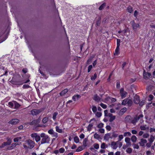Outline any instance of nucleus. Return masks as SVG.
Instances as JSON below:
<instances>
[{
    "label": "nucleus",
    "instance_id": "obj_57",
    "mask_svg": "<svg viewBox=\"0 0 155 155\" xmlns=\"http://www.w3.org/2000/svg\"><path fill=\"white\" fill-rule=\"evenodd\" d=\"M109 139V137L106 134H105L104 137V139L106 141H108Z\"/></svg>",
    "mask_w": 155,
    "mask_h": 155
},
{
    "label": "nucleus",
    "instance_id": "obj_12",
    "mask_svg": "<svg viewBox=\"0 0 155 155\" xmlns=\"http://www.w3.org/2000/svg\"><path fill=\"white\" fill-rule=\"evenodd\" d=\"M119 142V141L116 142L113 141L111 143V146H112V148L114 150L116 149L118 147V146L117 145V143Z\"/></svg>",
    "mask_w": 155,
    "mask_h": 155
},
{
    "label": "nucleus",
    "instance_id": "obj_25",
    "mask_svg": "<svg viewBox=\"0 0 155 155\" xmlns=\"http://www.w3.org/2000/svg\"><path fill=\"white\" fill-rule=\"evenodd\" d=\"M128 98H126L123 100L121 104L123 105H125L127 104Z\"/></svg>",
    "mask_w": 155,
    "mask_h": 155
},
{
    "label": "nucleus",
    "instance_id": "obj_11",
    "mask_svg": "<svg viewBox=\"0 0 155 155\" xmlns=\"http://www.w3.org/2000/svg\"><path fill=\"white\" fill-rule=\"evenodd\" d=\"M147 141L146 139H144L143 138H141L140 139V141L139 142L140 146L144 147L145 146V144L147 143Z\"/></svg>",
    "mask_w": 155,
    "mask_h": 155
},
{
    "label": "nucleus",
    "instance_id": "obj_8",
    "mask_svg": "<svg viewBox=\"0 0 155 155\" xmlns=\"http://www.w3.org/2000/svg\"><path fill=\"white\" fill-rule=\"evenodd\" d=\"M48 133L52 135V137L57 138L58 137V134L57 133L54 131L52 129L49 130L48 131Z\"/></svg>",
    "mask_w": 155,
    "mask_h": 155
},
{
    "label": "nucleus",
    "instance_id": "obj_58",
    "mask_svg": "<svg viewBox=\"0 0 155 155\" xmlns=\"http://www.w3.org/2000/svg\"><path fill=\"white\" fill-rule=\"evenodd\" d=\"M146 146L147 147H150L151 146V145L152 144V143L150 142H149L148 143H146Z\"/></svg>",
    "mask_w": 155,
    "mask_h": 155
},
{
    "label": "nucleus",
    "instance_id": "obj_64",
    "mask_svg": "<svg viewBox=\"0 0 155 155\" xmlns=\"http://www.w3.org/2000/svg\"><path fill=\"white\" fill-rule=\"evenodd\" d=\"M104 124L102 123H100L97 125V127L99 128L102 127H103Z\"/></svg>",
    "mask_w": 155,
    "mask_h": 155
},
{
    "label": "nucleus",
    "instance_id": "obj_49",
    "mask_svg": "<svg viewBox=\"0 0 155 155\" xmlns=\"http://www.w3.org/2000/svg\"><path fill=\"white\" fill-rule=\"evenodd\" d=\"M94 147L96 149H97L99 148V145L97 143H95L93 145Z\"/></svg>",
    "mask_w": 155,
    "mask_h": 155
},
{
    "label": "nucleus",
    "instance_id": "obj_26",
    "mask_svg": "<svg viewBox=\"0 0 155 155\" xmlns=\"http://www.w3.org/2000/svg\"><path fill=\"white\" fill-rule=\"evenodd\" d=\"M22 137H17L15 138L13 140V141L14 142H18L20 141L22 139Z\"/></svg>",
    "mask_w": 155,
    "mask_h": 155
},
{
    "label": "nucleus",
    "instance_id": "obj_38",
    "mask_svg": "<svg viewBox=\"0 0 155 155\" xmlns=\"http://www.w3.org/2000/svg\"><path fill=\"white\" fill-rule=\"evenodd\" d=\"M58 114V113L57 112H55L54 113L53 115L52 118L54 120H56V117Z\"/></svg>",
    "mask_w": 155,
    "mask_h": 155
},
{
    "label": "nucleus",
    "instance_id": "obj_13",
    "mask_svg": "<svg viewBox=\"0 0 155 155\" xmlns=\"http://www.w3.org/2000/svg\"><path fill=\"white\" fill-rule=\"evenodd\" d=\"M131 23H132V27L134 30H136L137 28L140 26L138 24L135 23L134 21H132Z\"/></svg>",
    "mask_w": 155,
    "mask_h": 155
},
{
    "label": "nucleus",
    "instance_id": "obj_31",
    "mask_svg": "<svg viewBox=\"0 0 155 155\" xmlns=\"http://www.w3.org/2000/svg\"><path fill=\"white\" fill-rule=\"evenodd\" d=\"M101 18L100 17H99L96 22V25L97 26H99L100 25L101 23Z\"/></svg>",
    "mask_w": 155,
    "mask_h": 155
},
{
    "label": "nucleus",
    "instance_id": "obj_27",
    "mask_svg": "<svg viewBox=\"0 0 155 155\" xmlns=\"http://www.w3.org/2000/svg\"><path fill=\"white\" fill-rule=\"evenodd\" d=\"M119 46H117L115 51V53H114V55H118L119 53Z\"/></svg>",
    "mask_w": 155,
    "mask_h": 155
},
{
    "label": "nucleus",
    "instance_id": "obj_2",
    "mask_svg": "<svg viewBox=\"0 0 155 155\" xmlns=\"http://www.w3.org/2000/svg\"><path fill=\"white\" fill-rule=\"evenodd\" d=\"M40 137L41 138V144L49 143L50 141V138L48 135L43 133L41 134Z\"/></svg>",
    "mask_w": 155,
    "mask_h": 155
},
{
    "label": "nucleus",
    "instance_id": "obj_19",
    "mask_svg": "<svg viewBox=\"0 0 155 155\" xmlns=\"http://www.w3.org/2000/svg\"><path fill=\"white\" fill-rule=\"evenodd\" d=\"M94 100L97 101H99L100 100V98L97 94H96L94 96Z\"/></svg>",
    "mask_w": 155,
    "mask_h": 155
},
{
    "label": "nucleus",
    "instance_id": "obj_53",
    "mask_svg": "<svg viewBox=\"0 0 155 155\" xmlns=\"http://www.w3.org/2000/svg\"><path fill=\"white\" fill-rule=\"evenodd\" d=\"M97 75L96 73H95L94 74V76H93L92 77H91V80H95L96 79V78H97Z\"/></svg>",
    "mask_w": 155,
    "mask_h": 155
},
{
    "label": "nucleus",
    "instance_id": "obj_50",
    "mask_svg": "<svg viewBox=\"0 0 155 155\" xmlns=\"http://www.w3.org/2000/svg\"><path fill=\"white\" fill-rule=\"evenodd\" d=\"M92 110L93 112L94 113H96L97 110L96 107L95 106H93L92 108Z\"/></svg>",
    "mask_w": 155,
    "mask_h": 155
},
{
    "label": "nucleus",
    "instance_id": "obj_17",
    "mask_svg": "<svg viewBox=\"0 0 155 155\" xmlns=\"http://www.w3.org/2000/svg\"><path fill=\"white\" fill-rule=\"evenodd\" d=\"M125 122L130 123L131 121V117L130 116L128 115L125 118Z\"/></svg>",
    "mask_w": 155,
    "mask_h": 155
},
{
    "label": "nucleus",
    "instance_id": "obj_35",
    "mask_svg": "<svg viewBox=\"0 0 155 155\" xmlns=\"http://www.w3.org/2000/svg\"><path fill=\"white\" fill-rule=\"evenodd\" d=\"M93 126V124L92 123L90 124L87 127V130L89 131H90Z\"/></svg>",
    "mask_w": 155,
    "mask_h": 155
},
{
    "label": "nucleus",
    "instance_id": "obj_47",
    "mask_svg": "<svg viewBox=\"0 0 155 155\" xmlns=\"http://www.w3.org/2000/svg\"><path fill=\"white\" fill-rule=\"evenodd\" d=\"M100 105L104 109H106L107 107V105L103 103H101Z\"/></svg>",
    "mask_w": 155,
    "mask_h": 155
},
{
    "label": "nucleus",
    "instance_id": "obj_37",
    "mask_svg": "<svg viewBox=\"0 0 155 155\" xmlns=\"http://www.w3.org/2000/svg\"><path fill=\"white\" fill-rule=\"evenodd\" d=\"M118 134H117L115 131H114L112 133V138H115L118 137Z\"/></svg>",
    "mask_w": 155,
    "mask_h": 155
},
{
    "label": "nucleus",
    "instance_id": "obj_59",
    "mask_svg": "<svg viewBox=\"0 0 155 155\" xmlns=\"http://www.w3.org/2000/svg\"><path fill=\"white\" fill-rule=\"evenodd\" d=\"M145 103V101L143 100L142 101L140 102L139 103V105L140 106H142Z\"/></svg>",
    "mask_w": 155,
    "mask_h": 155
},
{
    "label": "nucleus",
    "instance_id": "obj_41",
    "mask_svg": "<svg viewBox=\"0 0 155 155\" xmlns=\"http://www.w3.org/2000/svg\"><path fill=\"white\" fill-rule=\"evenodd\" d=\"M131 135V133L129 132H124V137L127 136H130Z\"/></svg>",
    "mask_w": 155,
    "mask_h": 155
},
{
    "label": "nucleus",
    "instance_id": "obj_55",
    "mask_svg": "<svg viewBox=\"0 0 155 155\" xmlns=\"http://www.w3.org/2000/svg\"><path fill=\"white\" fill-rule=\"evenodd\" d=\"M59 152L60 153H63L65 151V149L63 148H61L59 149Z\"/></svg>",
    "mask_w": 155,
    "mask_h": 155
},
{
    "label": "nucleus",
    "instance_id": "obj_54",
    "mask_svg": "<svg viewBox=\"0 0 155 155\" xmlns=\"http://www.w3.org/2000/svg\"><path fill=\"white\" fill-rule=\"evenodd\" d=\"M146 125H145V126H140V129L141 130H144L146 129Z\"/></svg>",
    "mask_w": 155,
    "mask_h": 155
},
{
    "label": "nucleus",
    "instance_id": "obj_7",
    "mask_svg": "<svg viewBox=\"0 0 155 155\" xmlns=\"http://www.w3.org/2000/svg\"><path fill=\"white\" fill-rule=\"evenodd\" d=\"M120 94L121 98L123 99L126 97L127 93L126 91H124V88H122L120 90Z\"/></svg>",
    "mask_w": 155,
    "mask_h": 155
},
{
    "label": "nucleus",
    "instance_id": "obj_46",
    "mask_svg": "<svg viewBox=\"0 0 155 155\" xmlns=\"http://www.w3.org/2000/svg\"><path fill=\"white\" fill-rule=\"evenodd\" d=\"M132 145L134 149H138L139 148V147L138 144L133 143Z\"/></svg>",
    "mask_w": 155,
    "mask_h": 155
},
{
    "label": "nucleus",
    "instance_id": "obj_56",
    "mask_svg": "<svg viewBox=\"0 0 155 155\" xmlns=\"http://www.w3.org/2000/svg\"><path fill=\"white\" fill-rule=\"evenodd\" d=\"M115 116H113L110 117V118L109 119V121L110 122H112L113 120H114L115 119Z\"/></svg>",
    "mask_w": 155,
    "mask_h": 155
},
{
    "label": "nucleus",
    "instance_id": "obj_18",
    "mask_svg": "<svg viewBox=\"0 0 155 155\" xmlns=\"http://www.w3.org/2000/svg\"><path fill=\"white\" fill-rule=\"evenodd\" d=\"M155 139V137L152 135H151L150 138L148 139V141L149 142L152 143Z\"/></svg>",
    "mask_w": 155,
    "mask_h": 155
},
{
    "label": "nucleus",
    "instance_id": "obj_62",
    "mask_svg": "<svg viewBox=\"0 0 155 155\" xmlns=\"http://www.w3.org/2000/svg\"><path fill=\"white\" fill-rule=\"evenodd\" d=\"M30 86L28 85L25 84L23 85V88L24 89L27 88L29 87Z\"/></svg>",
    "mask_w": 155,
    "mask_h": 155
},
{
    "label": "nucleus",
    "instance_id": "obj_23",
    "mask_svg": "<svg viewBox=\"0 0 155 155\" xmlns=\"http://www.w3.org/2000/svg\"><path fill=\"white\" fill-rule=\"evenodd\" d=\"M138 120V119L136 117H135L134 119L131 120L130 123L135 124Z\"/></svg>",
    "mask_w": 155,
    "mask_h": 155
},
{
    "label": "nucleus",
    "instance_id": "obj_9",
    "mask_svg": "<svg viewBox=\"0 0 155 155\" xmlns=\"http://www.w3.org/2000/svg\"><path fill=\"white\" fill-rule=\"evenodd\" d=\"M19 122V120L17 118L13 119L8 122V123L11 124H16Z\"/></svg>",
    "mask_w": 155,
    "mask_h": 155
},
{
    "label": "nucleus",
    "instance_id": "obj_44",
    "mask_svg": "<svg viewBox=\"0 0 155 155\" xmlns=\"http://www.w3.org/2000/svg\"><path fill=\"white\" fill-rule=\"evenodd\" d=\"M150 135L148 133H145L143 134V137L144 138H147L149 137Z\"/></svg>",
    "mask_w": 155,
    "mask_h": 155
},
{
    "label": "nucleus",
    "instance_id": "obj_5",
    "mask_svg": "<svg viewBox=\"0 0 155 155\" xmlns=\"http://www.w3.org/2000/svg\"><path fill=\"white\" fill-rule=\"evenodd\" d=\"M26 142L28 146V148L32 149L35 146V143L32 140L29 139L27 140Z\"/></svg>",
    "mask_w": 155,
    "mask_h": 155
},
{
    "label": "nucleus",
    "instance_id": "obj_16",
    "mask_svg": "<svg viewBox=\"0 0 155 155\" xmlns=\"http://www.w3.org/2000/svg\"><path fill=\"white\" fill-rule=\"evenodd\" d=\"M81 97V95L78 94L74 95L72 97V99L74 101H77L79 98H80Z\"/></svg>",
    "mask_w": 155,
    "mask_h": 155
},
{
    "label": "nucleus",
    "instance_id": "obj_34",
    "mask_svg": "<svg viewBox=\"0 0 155 155\" xmlns=\"http://www.w3.org/2000/svg\"><path fill=\"white\" fill-rule=\"evenodd\" d=\"M133 104V101L132 100L128 98V101L127 102V105L129 107H130Z\"/></svg>",
    "mask_w": 155,
    "mask_h": 155
},
{
    "label": "nucleus",
    "instance_id": "obj_48",
    "mask_svg": "<svg viewBox=\"0 0 155 155\" xmlns=\"http://www.w3.org/2000/svg\"><path fill=\"white\" fill-rule=\"evenodd\" d=\"M123 136L122 135H120L118 136V140L117 141H120L123 138Z\"/></svg>",
    "mask_w": 155,
    "mask_h": 155
},
{
    "label": "nucleus",
    "instance_id": "obj_63",
    "mask_svg": "<svg viewBox=\"0 0 155 155\" xmlns=\"http://www.w3.org/2000/svg\"><path fill=\"white\" fill-rule=\"evenodd\" d=\"M99 131L101 133H104V130L102 128H100L99 129Z\"/></svg>",
    "mask_w": 155,
    "mask_h": 155
},
{
    "label": "nucleus",
    "instance_id": "obj_14",
    "mask_svg": "<svg viewBox=\"0 0 155 155\" xmlns=\"http://www.w3.org/2000/svg\"><path fill=\"white\" fill-rule=\"evenodd\" d=\"M143 74L144 78L145 79H147L151 75V74L150 73H148V72H146L145 70H144L143 71Z\"/></svg>",
    "mask_w": 155,
    "mask_h": 155
},
{
    "label": "nucleus",
    "instance_id": "obj_20",
    "mask_svg": "<svg viewBox=\"0 0 155 155\" xmlns=\"http://www.w3.org/2000/svg\"><path fill=\"white\" fill-rule=\"evenodd\" d=\"M12 141L11 139L9 138L8 139L7 141L6 142H3L5 146L9 145L11 143Z\"/></svg>",
    "mask_w": 155,
    "mask_h": 155
},
{
    "label": "nucleus",
    "instance_id": "obj_15",
    "mask_svg": "<svg viewBox=\"0 0 155 155\" xmlns=\"http://www.w3.org/2000/svg\"><path fill=\"white\" fill-rule=\"evenodd\" d=\"M127 110V108L126 107H124L121 109L119 112V114L120 115H122L125 113Z\"/></svg>",
    "mask_w": 155,
    "mask_h": 155
},
{
    "label": "nucleus",
    "instance_id": "obj_43",
    "mask_svg": "<svg viewBox=\"0 0 155 155\" xmlns=\"http://www.w3.org/2000/svg\"><path fill=\"white\" fill-rule=\"evenodd\" d=\"M106 4L104 3L102 4L99 7V9L100 10H102L105 7Z\"/></svg>",
    "mask_w": 155,
    "mask_h": 155
},
{
    "label": "nucleus",
    "instance_id": "obj_51",
    "mask_svg": "<svg viewBox=\"0 0 155 155\" xmlns=\"http://www.w3.org/2000/svg\"><path fill=\"white\" fill-rule=\"evenodd\" d=\"M102 115V114L101 112H97L96 114V115L97 117H100Z\"/></svg>",
    "mask_w": 155,
    "mask_h": 155
},
{
    "label": "nucleus",
    "instance_id": "obj_33",
    "mask_svg": "<svg viewBox=\"0 0 155 155\" xmlns=\"http://www.w3.org/2000/svg\"><path fill=\"white\" fill-rule=\"evenodd\" d=\"M94 138L95 139L99 140L100 139V136L99 134H97L96 133H95L94 135Z\"/></svg>",
    "mask_w": 155,
    "mask_h": 155
},
{
    "label": "nucleus",
    "instance_id": "obj_45",
    "mask_svg": "<svg viewBox=\"0 0 155 155\" xmlns=\"http://www.w3.org/2000/svg\"><path fill=\"white\" fill-rule=\"evenodd\" d=\"M12 146H11L9 147L8 148H7V150H11L13 148V147L15 146V144L14 143H12Z\"/></svg>",
    "mask_w": 155,
    "mask_h": 155
},
{
    "label": "nucleus",
    "instance_id": "obj_39",
    "mask_svg": "<svg viewBox=\"0 0 155 155\" xmlns=\"http://www.w3.org/2000/svg\"><path fill=\"white\" fill-rule=\"evenodd\" d=\"M88 141V139L87 138H85L83 141V145L84 147H86L87 146V143Z\"/></svg>",
    "mask_w": 155,
    "mask_h": 155
},
{
    "label": "nucleus",
    "instance_id": "obj_36",
    "mask_svg": "<svg viewBox=\"0 0 155 155\" xmlns=\"http://www.w3.org/2000/svg\"><path fill=\"white\" fill-rule=\"evenodd\" d=\"M94 56H91L88 59L87 61V64H90L91 62L92 61V60H93V58H94Z\"/></svg>",
    "mask_w": 155,
    "mask_h": 155
},
{
    "label": "nucleus",
    "instance_id": "obj_60",
    "mask_svg": "<svg viewBox=\"0 0 155 155\" xmlns=\"http://www.w3.org/2000/svg\"><path fill=\"white\" fill-rule=\"evenodd\" d=\"M116 87L117 88H119L120 87V82L119 81H118L117 82Z\"/></svg>",
    "mask_w": 155,
    "mask_h": 155
},
{
    "label": "nucleus",
    "instance_id": "obj_52",
    "mask_svg": "<svg viewBox=\"0 0 155 155\" xmlns=\"http://www.w3.org/2000/svg\"><path fill=\"white\" fill-rule=\"evenodd\" d=\"M130 138L127 137L125 138V141L126 143H127L129 142H130Z\"/></svg>",
    "mask_w": 155,
    "mask_h": 155
},
{
    "label": "nucleus",
    "instance_id": "obj_30",
    "mask_svg": "<svg viewBox=\"0 0 155 155\" xmlns=\"http://www.w3.org/2000/svg\"><path fill=\"white\" fill-rule=\"evenodd\" d=\"M127 9V12L130 13H131L133 12V8L130 6H128Z\"/></svg>",
    "mask_w": 155,
    "mask_h": 155
},
{
    "label": "nucleus",
    "instance_id": "obj_21",
    "mask_svg": "<svg viewBox=\"0 0 155 155\" xmlns=\"http://www.w3.org/2000/svg\"><path fill=\"white\" fill-rule=\"evenodd\" d=\"M68 91V90L67 89H65L63 91H62L60 93V95L61 96H62L64 94L66 93Z\"/></svg>",
    "mask_w": 155,
    "mask_h": 155
},
{
    "label": "nucleus",
    "instance_id": "obj_22",
    "mask_svg": "<svg viewBox=\"0 0 155 155\" xmlns=\"http://www.w3.org/2000/svg\"><path fill=\"white\" fill-rule=\"evenodd\" d=\"M13 103H14L15 109H17L20 107V105L16 101H14Z\"/></svg>",
    "mask_w": 155,
    "mask_h": 155
},
{
    "label": "nucleus",
    "instance_id": "obj_32",
    "mask_svg": "<svg viewBox=\"0 0 155 155\" xmlns=\"http://www.w3.org/2000/svg\"><path fill=\"white\" fill-rule=\"evenodd\" d=\"M56 130L57 132L59 133H62V131L61 129H60L58 126H56L55 127Z\"/></svg>",
    "mask_w": 155,
    "mask_h": 155
},
{
    "label": "nucleus",
    "instance_id": "obj_24",
    "mask_svg": "<svg viewBox=\"0 0 155 155\" xmlns=\"http://www.w3.org/2000/svg\"><path fill=\"white\" fill-rule=\"evenodd\" d=\"M108 147V146L106 145L105 143H103L101 144V149H104Z\"/></svg>",
    "mask_w": 155,
    "mask_h": 155
},
{
    "label": "nucleus",
    "instance_id": "obj_3",
    "mask_svg": "<svg viewBox=\"0 0 155 155\" xmlns=\"http://www.w3.org/2000/svg\"><path fill=\"white\" fill-rule=\"evenodd\" d=\"M31 137L33 140L35 139L36 142H38L41 140V137L37 133H33L31 134Z\"/></svg>",
    "mask_w": 155,
    "mask_h": 155
},
{
    "label": "nucleus",
    "instance_id": "obj_29",
    "mask_svg": "<svg viewBox=\"0 0 155 155\" xmlns=\"http://www.w3.org/2000/svg\"><path fill=\"white\" fill-rule=\"evenodd\" d=\"M48 120V118L47 117H44L42 120V122L44 124H45Z\"/></svg>",
    "mask_w": 155,
    "mask_h": 155
},
{
    "label": "nucleus",
    "instance_id": "obj_1",
    "mask_svg": "<svg viewBox=\"0 0 155 155\" xmlns=\"http://www.w3.org/2000/svg\"><path fill=\"white\" fill-rule=\"evenodd\" d=\"M16 78H21L20 75L19 74H18L14 77H13L12 80L10 81V82L12 84L16 85H21L24 83H26L30 81L29 79H28L25 82H24L23 80H17L16 79Z\"/></svg>",
    "mask_w": 155,
    "mask_h": 155
},
{
    "label": "nucleus",
    "instance_id": "obj_4",
    "mask_svg": "<svg viewBox=\"0 0 155 155\" xmlns=\"http://www.w3.org/2000/svg\"><path fill=\"white\" fill-rule=\"evenodd\" d=\"M43 110L42 109H34L31 111V114L33 116L37 115L43 111Z\"/></svg>",
    "mask_w": 155,
    "mask_h": 155
},
{
    "label": "nucleus",
    "instance_id": "obj_42",
    "mask_svg": "<svg viewBox=\"0 0 155 155\" xmlns=\"http://www.w3.org/2000/svg\"><path fill=\"white\" fill-rule=\"evenodd\" d=\"M132 149L130 147L127 148L126 150V152L128 153H132Z\"/></svg>",
    "mask_w": 155,
    "mask_h": 155
},
{
    "label": "nucleus",
    "instance_id": "obj_61",
    "mask_svg": "<svg viewBox=\"0 0 155 155\" xmlns=\"http://www.w3.org/2000/svg\"><path fill=\"white\" fill-rule=\"evenodd\" d=\"M117 46H120V40L119 39H117Z\"/></svg>",
    "mask_w": 155,
    "mask_h": 155
},
{
    "label": "nucleus",
    "instance_id": "obj_40",
    "mask_svg": "<svg viewBox=\"0 0 155 155\" xmlns=\"http://www.w3.org/2000/svg\"><path fill=\"white\" fill-rule=\"evenodd\" d=\"M74 141L76 143H78L79 142V139L77 136L75 137L74 138Z\"/></svg>",
    "mask_w": 155,
    "mask_h": 155
},
{
    "label": "nucleus",
    "instance_id": "obj_28",
    "mask_svg": "<svg viewBox=\"0 0 155 155\" xmlns=\"http://www.w3.org/2000/svg\"><path fill=\"white\" fill-rule=\"evenodd\" d=\"M131 141L133 142H135L137 140V137L135 135H133L131 138Z\"/></svg>",
    "mask_w": 155,
    "mask_h": 155
},
{
    "label": "nucleus",
    "instance_id": "obj_6",
    "mask_svg": "<svg viewBox=\"0 0 155 155\" xmlns=\"http://www.w3.org/2000/svg\"><path fill=\"white\" fill-rule=\"evenodd\" d=\"M40 119L38 118L33 120L31 122L28 123V124L31 125L36 126L40 123Z\"/></svg>",
    "mask_w": 155,
    "mask_h": 155
},
{
    "label": "nucleus",
    "instance_id": "obj_10",
    "mask_svg": "<svg viewBox=\"0 0 155 155\" xmlns=\"http://www.w3.org/2000/svg\"><path fill=\"white\" fill-rule=\"evenodd\" d=\"M140 101V97L138 95H135L134 97V102L136 104H138Z\"/></svg>",
    "mask_w": 155,
    "mask_h": 155
}]
</instances>
